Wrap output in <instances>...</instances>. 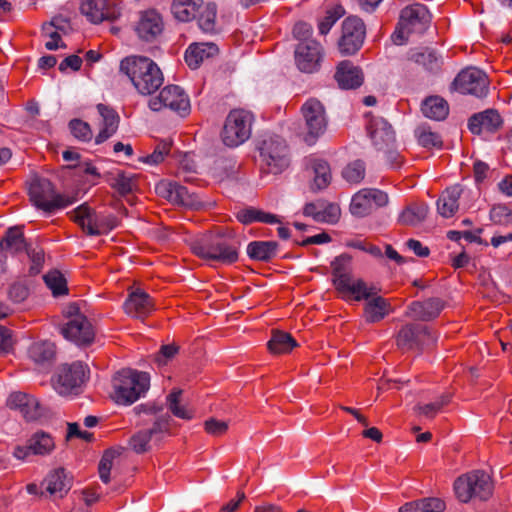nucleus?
I'll return each instance as SVG.
<instances>
[{"instance_id": "1", "label": "nucleus", "mask_w": 512, "mask_h": 512, "mask_svg": "<svg viewBox=\"0 0 512 512\" xmlns=\"http://www.w3.org/2000/svg\"><path fill=\"white\" fill-rule=\"evenodd\" d=\"M120 71L129 77L134 87L142 95H151L163 84L162 71L148 57H126L120 63Z\"/></svg>"}, {"instance_id": "2", "label": "nucleus", "mask_w": 512, "mask_h": 512, "mask_svg": "<svg viewBox=\"0 0 512 512\" xmlns=\"http://www.w3.org/2000/svg\"><path fill=\"white\" fill-rule=\"evenodd\" d=\"M241 242L235 237L232 230L219 232L201 238L192 246L193 252L207 260L217 261L223 264H232L238 260V249Z\"/></svg>"}, {"instance_id": "3", "label": "nucleus", "mask_w": 512, "mask_h": 512, "mask_svg": "<svg viewBox=\"0 0 512 512\" xmlns=\"http://www.w3.org/2000/svg\"><path fill=\"white\" fill-rule=\"evenodd\" d=\"M112 385V399L117 404L130 405L148 391L150 376L146 372L122 369L114 375Z\"/></svg>"}, {"instance_id": "4", "label": "nucleus", "mask_w": 512, "mask_h": 512, "mask_svg": "<svg viewBox=\"0 0 512 512\" xmlns=\"http://www.w3.org/2000/svg\"><path fill=\"white\" fill-rule=\"evenodd\" d=\"M431 14L423 4L415 3L405 7L400 14L398 25L391 35L396 45H403L407 42L410 34H423L431 23Z\"/></svg>"}, {"instance_id": "5", "label": "nucleus", "mask_w": 512, "mask_h": 512, "mask_svg": "<svg viewBox=\"0 0 512 512\" xmlns=\"http://www.w3.org/2000/svg\"><path fill=\"white\" fill-rule=\"evenodd\" d=\"M457 498L467 503L472 499L486 501L493 493V482L488 473L483 470H474L460 476L454 483Z\"/></svg>"}, {"instance_id": "6", "label": "nucleus", "mask_w": 512, "mask_h": 512, "mask_svg": "<svg viewBox=\"0 0 512 512\" xmlns=\"http://www.w3.org/2000/svg\"><path fill=\"white\" fill-rule=\"evenodd\" d=\"M29 196L38 209L48 213L55 209L65 208L76 201L74 197L56 193L53 183L41 177L34 178L30 183Z\"/></svg>"}, {"instance_id": "7", "label": "nucleus", "mask_w": 512, "mask_h": 512, "mask_svg": "<svg viewBox=\"0 0 512 512\" xmlns=\"http://www.w3.org/2000/svg\"><path fill=\"white\" fill-rule=\"evenodd\" d=\"M253 121L254 117L249 111L244 109L230 111L221 132L224 145L234 148L246 142L251 136Z\"/></svg>"}, {"instance_id": "8", "label": "nucleus", "mask_w": 512, "mask_h": 512, "mask_svg": "<svg viewBox=\"0 0 512 512\" xmlns=\"http://www.w3.org/2000/svg\"><path fill=\"white\" fill-rule=\"evenodd\" d=\"M86 379V369L81 362L61 365L52 379L60 395L79 394Z\"/></svg>"}, {"instance_id": "9", "label": "nucleus", "mask_w": 512, "mask_h": 512, "mask_svg": "<svg viewBox=\"0 0 512 512\" xmlns=\"http://www.w3.org/2000/svg\"><path fill=\"white\" fill-rule=\"evenodd\" d=\"M437 337L428 326L419 323L404 325L398 332L396 344L402 350H423L433 346Z\"/></svg>"}, {"instance_id": "10", "label": "nucleus", "mask_w": 512, "mask_h": 512, "mask_svg": "<svg viewBox=\"0 0 512 512\" xmlns=\"http://www.w3.org/2000/svg\"><path fill=\"white\" fill-rule=\"evenodd\" d=\"M260 156L266 170L272 174H279L289 165L286 142L279 136L265 139L260 147Z\"/></svg>"}, {"instance_id": "11", "label": "nucleus", "mask_w": 512, "mask_h": 512, "mask_svg": "<svg viewBox=\"0 0 512 512\" xmlns=\"http://www.w3.org/2000/svg\"><path fill=\"white\" fill-rule=\"evenodd\" d=\"M149 108L152 111H160L162 108H169L181 116L190 112V100L184 90L178 85L164 87L157 97L149 100Z\"/></svg>"}, {"instance_id": "12", "label": "nucleus", "mask_w": 512, "mask_h": 512, "mask_svg": "<svg viewBox=\"0 0 512 512\" xmlns=\"http://www.w3.org/2000/svg\"><path fill=\"white\" fill-rule=\"evenodd\" d=\"M365 37L366 27L363 20L356 16L347 17L342 23V35L338 41L340 53L346 56L356 54Z\"/></svg>"}, {"instance_id": "13", "label": "nucleus", "mask_w": 512, "mask_h": 512, "mask_svg": "<svg viewBox=\"0 0 512 512\" xmlns=\"http://www.w3.org/2000/svg\"><path fill=\"white\" fill-rule=\"evenodd\" d=\"M301 111L307 129L304 141L312 145L326 130L327 120L325 109L319 100L311 98L303 104Z\"/></svg>"}, {"instance_id": "14", "label": "nucleus", "mask_w": 512, "mask_h": 512, "mask_svg": "<svg viewBox=\"0 0 512 512\" xmlns=\"http://www.w3.org/2000/svg\"><path fill=\"white\" fill-rule=\"evenodd\" d=\"M351 257L342 254L334 259L331 263L333 269V284L336 289L344 294L357 292V298L367 296L363 294L366 291V282L362 279L354 280L347 271V265L350 263Z\"/></svg>"}, {"instance_id": "15", "label": "nucleus", "mask_w": 512, "mask_h": 512, "mask_svg": "<svg viewBox=\"0 0 512 512\" xmlns=\"http://www.w3.org/2000/svg\"><path fill=\"white\" fill-rule=\"evenodd\" d=\"M172 417L169 414L160 415L155 419L153 426L147 430H141L135 433L129 440L131 449L137 454H142L150 450V441L155 438L156 441L162 439L163 434L170 431Z\"/></svg>"}, {"instance_id": "16", "label": "nucleus", "mask_w": 512, "mask_h": 512, "mask_svg": "<svg viewBox=\"0 0 512 512\" xmlns=\"http://www.w3.org/2000/svg\"><path fill=\"white\" fill-rule=\"evenodd\" d=\"M452 85L461 94L484 97L488 93V79L485 73L477 68L462 70L456 76Z\"/></svg>"}, {"instance_id": "17", "label": "nucleus", "mask_w": 512, "mask_h": 512, "mask_svg": "<svg viewBox=\"0 0 512 512\" xmlns=\"http://www.w3.org/2000/svg\"><path fill=\"white\" fill-rule=\"evenodd\" d=\"M6 405L12 410L19 411L26 421H37L47 414V409L36 397L22 391L11 392Z\"/></svg>"}, {"instance_id": "18", "label": "nucleus", "mask_w": 512, "mask_h": 512, "mask_svg": "<svg viewBox=\"0 0 512 512\" xmlns=\"http://www.w3.org/2000/svg\"><path fill=\"white\" fill-rule=\"evenodd\" d=\"M156 191L173 204L182 205L191 209H200L202 202L195 192L177 182H161Z\"/></svg>"}, {"instance_id": "19", "label": "nucleus", "mask_w": 512, "mask_h": 512, "mask_svg": "<svg viewBox=\"0 0 512 512\" xmlns=\"http://www.w3.org/2000/svg\"><path fill=\"white\" fill-rule=\"evenodd\" d=\"M349 294L354 295V299L356 301L366 300L364 315L366 321L369 323L381 321L390 312L391 305L389 301L382 296H378V290L374 286H368L366 284V291L363 292V294H366L367 296L357 298V292H350Z\"/></svg>"}, {"instance_id": "20", "label": "nucleus", "mask_w": 512, "mask_h": 512, "mask_svg": "<svg viewBox=\"0 0 512 512\" xmlns=\"http://www.w3.org/2000/svg\"><path fill=\"white\" fill-rule=\"evenodd\" d=\"M62 335L77 346H88L95 338V331L87 317L70 319L61 328Z\"/></svg>"}, {"instance_id": "21", "label": "nucleus", "mask_w": 512, "mask_h": 512, "mask_svg": "<svg viewBox=\"0 0 512 512\" xmlns=\"http://www.w3.org/2000/svg\"><path fill=\"white\" fill-rule=\"evenodd\" d=\"M321 46L315 40L300 42L295 49V62L298 69L305 73H313L320 66L322 58Z\"/></svg>"}, {"instance_id": "22", "label": "nucleus", "mask_w": 512, "mask_h": 512, "mask_svg": "<svg viewBox=\"0 0 512 512\" xmlns=\"http://www.w3.org/2000/svg\"><path fill=\"white\" fill-rule=\"evenodd\" d=\"M134 29L141 40L151 42L163 31L162 17L154 9L142 11Z\"/></svg>"}, {"instance_id": "23", "label": "nucleus", "mask_w": 512, "mask_h": 512, "mask_svg": "<svg viewBox=\"0 0 512 512\" xmlns=\"http://www.w3.org/2000/svg\"><path fill=\"white\" fill-rule=\"evenodd\" d=\"M53 448L54 441L52 437L43 431H38L28 439L26 446H16L13 451V455L19 460H25L31 454H49Z\"/></svg>"}, {"instance_id": "24", "label": "nucleus", "mask_w": 512, "mask_h": 512, "mask_svg": "<svg viewBox=\"0 0 512 512\" xmlns=\"http://www.w3.org/2000/svg\"><path fill=\"white\" fill-rule=\"evenodd\" d=\"M367 129L372 143L378 151L394 146L396 142L395 132L384 118L373 117Z\"/></svg>"}, {"instance_id": "25", "label": "nucleus", "mask_w": 512, "mask_h": 512, "mask_svg": "<svg viewBox=\"0 0 512 512\" xmlns=\"http://www.w3.org/2000/svg\"><path fill=\"white\" fill-rule=\"evenodd\" d=\"M41 495L48 493L54 499H62L72 487V479L64 468L51 471L41 483Z\"/></svg>"}, {"instance_id": "26", "label": "nucleus", "mask_w": 512, "mask_h": 512, "mask_svg": "<svg viewBox=\"0 0 512 512\" xmlns=\"http://www.w3.org/2000/svg\"><path fill=\"white\" fill-rule=\"evenodd\" d=\"M124 311L136 319H145L155 309L152 298L142 289L132 291L124 302Z\"/></svg>"}, {"instance_id": "27", "label": "nucleus", "mask_w": 512, "mask_h": 512, "mask_svg": "<svg viewBox=\"0 0 512 512\" xmlns=\"http://www.w3.org/2000/svg\"><path fill=\"white\" fill-rule=\"evenodd\" d=\"M445 302L437 297L425 301H414L408 306L407 315L420 321H431L439 316Z\"/></svg>"}, {"instance_id": "28", "label": "nucleus", "mask_w": 512, "mask_h": 512, "mask_svg": "<svg viewBox=\"0 0 512 512\" xmlns=\"http://www.w3.org/2000/svg\"><path fill=\"white\" fill-rule=\"evenodd\" d=\"M80 9L81 13L94 24L104 20L112 21L119 16V12L109 7L106 0H85Z\"/></svg>"}, {"instance_id": "29", "label": "nucleus", "mask_w": 512, "mask_h": 512, "mask_svg": "<svg viewBox=\"0 0 512 512\" xmlns=\"http://www.w3.org/2000/svg\"><path fill=\"white\" fill-rule=\"evenodd\" d=\"M335 80L342 89H355L362 85L364 76L362 70L352 62L344 60L337 66Z\"/></svg>"}, {"instance_id": "30", "label": "nucleus", "mask_w": 512, "mask_h": 512, "mask_svg": "<svg viewBox=\"0 0 512 512\" xmlns=\"http://www.w3.org/2000/svg\"><path fill=\"white\" fill-rule=\"evenodd\" d=\"M502 118L497 110L487 109L470 117L469 130L473 134H480L483 130L496 132L502 126Z\"/></svg>"}, {"instance_id": "31", "label": "nucleus", "mask_w": 512, "mask_h": 512, "mask_svg": "<svg viewBox=\"0 0 512 512\" xmlns=\"http://www.w3.org/2000/svg\"><path fill=\"white\" fill-rule=\"evenodd\" d=\"M69 215L88 235H101L98 225V213L87 203L78 206L69 212Z\"/></svg>"}, {"instance_id": "32", "label": "nucleus", "mask_w": 512, "mask_h": 512, "mask_svg": "<svg viewBox=\"0 0 512 512\" xmlns=\"http://www.w3.org/2000/svg\"><path fill=\"white\" fill-rule=\"evenodd\" d=\"M408 59L433 74L441 70L443 63L441 56L436 50L429 47L411 49L408 54Z\"/></svg>"}, {"instance_id": "33", "label": "nucleus", "mask_w": 512, "mask_h": 512, "mask_svg": "<svg viewBox=\"0 0 512 512\" xmlns=\"http://www.w3.org/2000/svg\"><path fill=\"white\" fill-rule=\"evenodd\" d=\"M219 49L213 42L191 44L185 52V61L191 69H197L208 58L217 55Z\"/></svg>"}, {"instance_id": "34", "label": "nucleus", "mask_w": 512, "mask_h": 512, "mask_svg": "<svg viewBox=\"0 0 512 512\" xmlns=\"http://www.w3.org/2000/svg\"><path fill=\"white\" fill-rule=\"evenodd\" d=\"M97 110L102 117V129L95 138L96 144H101L114 135L119 125V115L111 107L98 104Z\"/></svg>"}, {"instance_id": "35", "label": "nucleus", "mask_w": 512, "mask_h": 512, "mask_svg": "<svg viewBox=\"0 0 512 512\" xmlns=\"http://www.w3.org/2000/svg\"><path fill=\"white\" fill-rule=\"evenodd\" d=\"M28 354L35 364L47 367L52 365L55 360L56 348L49 341L36 342L29 347Z\"/></svg>"}, {"instance_id": "36", "label": "nucleus", "mask_w": 512, "mask_h": 512, "mask_svg": "<svg viewBox=\"0 0 512 512\" xmlns=\"http://www.w3.org/2000/svg\"><path fill=\"white\" fill-rule=\"evenodd\" d=\"M462 189L459 185L447 188L437 201V210L445 218L452 217L458 210Z\"/></svg>"}, {"instance_id": "37", "label": "nucleus", "mask_w": 512, "mask_h": 512, "mask_svg": "<svg viewBox=\"0 0 512 512\" xmlns=\"http://www.w3.org/2000/svg\"><path fill=\"white\" fill-rule=\"evenodd\" d=\"M29 247L30 245L26 242L23 231L19 226L10 227L0 242V249L11 254L27 251Z\"/></svg>"}, {"instance_id": "38", "label": "nucleus", "mask_w": 512, "mask_h": 512, "mask_svg": "<svg viewBox=\"0 0 512 512\" xmlns=\"http://www.w3.org/2000/svg\"><path fill=\"white\" fill-rule=\"evenodd\" d=\"M278 247L276 241H252L247 246V254L252 260L269 262L276 256Z\"/></svg>"}, {"instance_id": "39", "label": "nucleus", "mask_w": 512, "mask_h": 512, "mask_svg": "<svg viewBox=\"0 0 512 512\" xmlns=\"http://www.w3.org/2000/svg\"><path fill=\"white\" fill-rule=\"evenodd\" d=\"M203 0H173L171 12L174 17L182 22H189L196 19Z\"/></svg>"}, {"instance_id": "40", "label": "nucleus", "mask_w": 512, "mask_h": 512, "mask_svg": "<svg viewBox=\"0 0 512 512\" xmlns=\"http://www.w3.org/2000/svg\"><path fill=\"white\" fill-rule=\"evenodd\" d=\"M421 110L425 117L440 121L447 117L449 113V106L443 98L431 96L425 99Z\"/></svg>"}, {"instance_id": "41", "label": "nucleus", "mask_w": 512, "mask_h": 512, "mask_svg": "<svg viewBox=\"0 0 512 512\" xmlns=\"http://www.w3.org/2000/svg\"><path fill=\"white\" fill-rule=\"evenodd\" d=\"M296 346L297 342L291 334L280 330H273L271 339L267 343L268 350L272 354L289 353Z\"/></svg>"}, {"instance_id": "42", "label": "nucleus", "mask_w": 512, "mask_h": 512, "mask_svg": "<svg viewBox=\"0 0 512 512\" xmlns=\"http://www.w3.org/2000/svg\"><path fill=\"white\" fill-rule=\"evenodd\" d=\"M428 211L429 207L425 203L408 205L399 215L398 222L402 225L416 226L426 219Z\"/></svg>"}, {"instance_id": "43", "label": "nucleus", "mask_w": 512, "mask_h": 512, "mask_svg": "<svg viewBox=\"0 0 512 512\" xmlns=\"http://www.w3.org/2000/svg\"><path fill=\"white\" fill-rule=\"evenodd\" d=\"M444 509V501L430 497L408 502L400 507L399 512H442Z\"/></svg>"}, {"instance_id": "44", "label": "nucleus", "mask_w": 512, "mask_h": 512, "mask_svg": "<svg viewBox=\"0 0 512 512\" xmlns=\"http://www.w3.org/2000/svg\"><path fill=\"white\" fill-rule=\"evenodd\" d=\"M216 16V4L213 2H208L204 5L203 3L200 10L197 12L196 17L199 28L205 33H217L218 29L216 27Z\"/></svg>"}, {"instance_id": "45", "label": "nucleus", "mask_w": 512, "mask_h": 512, "mask_svg": "<svg viewBox=\"0 0 512 512\" xmlns=\"http://www.w3.org/2000/svg\"><path fill=\"white\" fill-rule=\"evenodd\" d=\"M108 184L116 190L121 196L131 193L136 187V179L133 175L124 171L110 173L106 178Z\"/></svg>"}, {"instance_id": "46", "label": "nucleus", "mask_w": 512, "mask_h": 512, "mask_svg": "<svg viewBox=\"0 0 512 512\" xmlns=\"http://www.w3.org/2000/svg\"><path fill=\"white\" fill-rule=\"evenodd\" d=\"M314 179L311 190L316 192L325 189L331 180L330 167L326 161L316 160L313 164Z\"/></svg>"}, {"instance_id": "47", "label": "nucleus", "mask_w": 512, "mask_h": 512, "mask_svg": "<svg viewBox=\"0 0 512 512\" xmlns=\"http://www.w3.org/2000/svg\"><path fill=\"white\" fill-rule=\"evenodd\" d=\"M182 395V390L175 389L171 393H169L166 397V405L169 411L176 417L189 420L193 417V412L187 409L185 406L180 404V397Z\"/></svg>"}, {"instance_id": "48", "label": "nucleus", "mask_w": 512, "mask_h": 512, "mask_svg": "<svg viewBox=\"0 0 512 512\" xmlns=\"http://www.w3.org/2000/svg\"><path fill=\"white\" fill-rule=\"evenodd\" d=\"M122 447L111 448L104 452L98 467L100 479L103 483L110 481V472L113 466V460L121 455Z\"/></svg>"}, {"instance_id": "49", "label": "nucleus", "mask_w": 512, "mask_h": 512, "mask_svg": "<svg viewBox=\"0 0 512 512\" xmlns=\"http://www.w3.org/2000/svg\"><path fill=\"white\" fill-rule=\"evenodd\" d=\"M43 279L54 296H61L68 293L66 279L60 271H50L43 276Z\"/></svg>"}, {"instance_id": "50", "label": "nucleus", "mask_w": 512, "mask_h": 512, "mask_svg": "<svg viewBox=\"0 0 512 512\" xmlns=\"http://www.w3.org/2000/svg\"><path fill=\"white\" fill-rule=\"evenodd\" d=\"M350 211L353 215L358 217L367 216L373 211V205L370 203V200H368L364 189L353 196Z\"/></svg>"}, {"instance_id": "51", "label": "nucleus", "mask_w": 512, "mask_h": 512, "mask_svg": "<svg viewBox=\"0 0 512 512\" xmlns=\"http://www.w3.org/2000/svg\"><path fill=\"white\" fill-rule=\"evenodd\" d=\"M415 134L418 138V143L425 147V148H431V147H441L442 140L441 137L431 131L430 127L427 125H420L416 128Z\"/></svg>"}, {"instance_id": "52", "label": "nucleus", "mask_w": 512, "mask_h": 512, "mask_svg": "<svg viewBox=\"0 0 512 512\" xmlns=\"http://www.w3.org/2000/svg\"><path fill=\"white\" fill-rule=\"evenodd\" d=\"M343 178L350 183H359L365 176V164L361 160L349 163L342 171Z\"/></svg>"}, {"instance_id": "53", "label": "nucleus", "mask_w": 512, "mask_h": 512, "mask_svg": "<svg viewBox=\"0 0 512 512\" xmlns=\"http://www.w3.org/2000/svg\"><path fill=\"white\" fill-rule=\"evenodd\" d=\"M69 129L72 135L83 142H89L92 139L93 133L90 125L81 119H72L69 122Z\"/></svg>"}, {"instance_id": "54", "label": "nucleus", "mask_w": 512, "mask_h": 512, "mask_svg": "<svg viewBox=\"0 0 512 512\" xmlns=\"http://www.w3.org/2000/svg\"><path fill=\"white\" fill-rule=\"evenodd\" d=\"M341 210L337 204L326 203L323 201L320 214L317 218V222L334 224L340 218Z\"/></svg>"}, {"instance_id": "55", "label": "nucleus", "mask_w": 512, "mask_h": 512, "mask_svg": "<svg viewBox=\"0 0 512 512\" xmlns=\"http://www.w3.org/2000/svg\"><path fill=\"white\" fill-rule=\"evenodd\" d=\"M490 220L495 224L508 225L512 223V211L502 204L494 205L490 210Z\"/></svg>"}, {"instance_id": "56", "label": "nucleus", "mask_w": 512, "mask_h": 512, "mask_svg": "<svg viewBox=\"0 0 512 512\" xmlns=\"http://www.w3.org/2000/svg\"><path fill=\"white\" fill-rule=\"evenodd\" d=\"M344 14V10L342 7H336L334 9L328 10L326 16L319 22L318 28L319 32L322 35H326L332 26L336 23V21Z\"/></svg>"}, {"instance_id": "57", "label": "nucleus", "mask_w": 512, "mask_h": 512, "mask_svg": "<svg viewBox=\"0 0 512 512\" xmlns=\"http://www.w3.org/2000/svg\"><path fill=\"white\" fill-rule=\"evenodd\" d=\"M31 265L29 267V274L35 276L40 273L44 263V251L42 249L36 250L31 246L26 251Z\"/></svg>"}, {"instance_id": "58", "label": "nucleus", "mask_w": 512, "mask_h": 512, "mask_svg": "<svg viewBox=\"0 0 512 512\" xmlns=\"http://www.w3.org/2000/svg\"><path fill=\"white\" fill-rule=\"evenodd\" d=\"M171 143L167 141H161L153 153L145 157L144 161L149 164H158L163 161L164 156L170 151Z\"/></svg>"}, {"instance_id": "59", "label": "nucleus", "mask_w": 512, "mask_h": 512, "mask_svg": "<svg viewBox=\"0 0 512 512\" xmlns=\"http://www.w3.org/2000/svg\"><path fill=\"white\" fill-rule=\"evenodd\" d=\"M228 422L209 418L204 423L205 431L212 436H221L228 430Z\"/></svg>"}, {"instance_id": "60", "label": "nucleus", "mask_w": 512, "mask_h": 512, "mask_svg": "<svg viewBox=\"0 0 512 512\" xmlns=\"http://www.w3.org/2000/svg\"><path fill=\"white\" fill-rule=\"evenodd\" d=\"M29 295V289L22 283H14L9 287L8 298L14 303H22Z\"/></svg>"}, {"instance_id": "61", "label": "nucleus", "mask_w": 512, "mask_h": 512, "mask_svg": "<svg viewBox=\"0 0 512 512\" xmlns=\"http://www.w3.org/2000/svg\"><path fill=\"white\" fill-rule=\"evenodd\" d=\"M179 351V346L175 343L162 345L159 353L155 356V361L159 365H165Z\"/></svg>"}, {"instance_id": "62", "label": "nucleus", "mask_w": 512, "mask_h": 512, "mask_svg": "<svg viewBox=\"0 0 512 512\" xmlns=\"http://www.w3.org/2000/svg\"><path fill=\"white\" fill-rule=\"evenodd\" d=\"M365 193L370 200V203L373 205V210L378 207H383L388 203V195L375 188H365Z\"/></svg>"}, {"instance_id": "63", "label": "nucleus", "mask_w": 512, "mask_h": 512, "mask_svg": "<svg viewBox=\"0 0 512 512\" xmlns=\"http://www.w3.org/2000/svg\"><path fill=\"white\" fill-rule=\"evenodd\" d=\"M347 246L367 252L375 258H382L383 256L382 251L378 246L372 245L365 241L352 240L347 243Z\"/></svg>"}, {"instance_id": "64", "label": "nucleus", "mask_w": 512, "mask_h": 512, "mask_svg": "<svg viewBox=\"0 0 512 512\" xmlns=\"http://www.w3.org/2000/svg\"><path fill=\"white\" fill-rule=\"evenodd\" d=\"M312 26L306 22L300 21L294 25L293 35L300 42H306L311 40Z\"/></svg>"}]
</instances>
